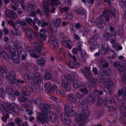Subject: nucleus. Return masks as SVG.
<instances>
[{"label":"nucleus","mask_w":126,"mask_h":126,"mask_svg":"<svg viewBox=\"0 0 126 126\" xmlns=\"http://www.w3.org/2000/svg\"><path fill=\"white\" fill-rule=\"evenodd\" d=\"M39 107L42 112H39L37 113V117L38 121H41L43 122H46L47 116L51 112L50 111L51 109L50 106L47 104L41 103H40Z\"/></svg>","instance_id":"nucleus-1"},{"label":"nucleus","mask_w":126,"mask_h":126,"mask_svg":"<svg viewBox=\"0 0 126 126\" xmlns=\"http://www.w3.org/2000/svg\"><path fill=\"white\" fill-rule=\"evenodd\" d=\"M109 55L108 56V59H113L116 57V53L114 52V50H112L111 49L108 51L107 53Z\"/></svg>","instance_id":"nucleus-27"},{"label":"nucleus","mask_w":126,"mask_h":126,"mask_svg":"<svg viewBox=\"0 0 126 126\" xmlns=\"http://www.w3.org/2000/svg\"><path fill=\"white\" fill-rule=\"evenodd\" d=\"M34 76L32 78L33 81L37 84L40 83L42 81L41 74L38 72H36L34 74Z\"/></svg>","instance_id":"nucleus-11"},{"label":"nucleus","mask_w":126,"mask_h":126,"mask_svg":"<svg viewBox=\"0 0 126 126\" xmlns=\"http://www.w3.org/2000/svg\"><path fill=\"white\" fill-rule=\"evenodd\" d=\"M6 92L9 93H10L13 91L12 88L11 87L8 86L6 87Z\"/></svg>","instance_id":"nucleus-64"},{"label":"nucleus","mask_w":126,"mask_h":126,"mask_svg":"<svg viewBox=\"0 0 126 126\" xmlns=\"http://www.w3.org/2000/svg\"><path fill=\"white\" fill-rule=\"evenodd\" d=\"M19 101L21 104L23 105L25 107H28L29 106V100L24 97H20L19 99Z\"/></svg>","instance_id":"nucleus-13"},{"label":"nucleus","mask_w":126,"mask_h":126,"mask_svg":"<svg viewBox=\"0 0 126 126\" xmlns=\"http://www.w3.org/2000/svg\"><path fill=\"white\" fill-rule=\"evenodd\" d=\"M80 91L83 94H88V89L85 88V87L84 88H80Z\"/></svg>","instance_id":"nucleus-57"},{"label":"nucleus","mask_w":126,"mask_h":126,"mask_svg":"<svg viewBox=\"0 0 126 126\" xmlns=\"http://www.w3.org/2000/svg\"><path fill=\"white\" fill-rule=\"evenodd\" d=\"M6 15L7 17H9L11 19H14L17 17L16 14L14 11L10 10L6 11Z\"/></svg>","instance_id":"nucleus-20"},{"label":"nucleus","mask_w":126,"mask_h":126,"mask_svg":"<svg viewBox=\"0 0 126 126\" xmlns=\"http://www.w3.org/2000/svg\"><path fill=\"white\" fill-rule=\"evenodd\" d=\"M39 40H37L34 42V45L35 47L38 50H41L43 49V42L41 39L39 38Z\"/></svg>","instance_id":"nucleus-21"},{"label":"nucleus","mask_w":126,"mask_h":126,"mask_svg":"<svg viewBox=\"0 0 126 126\" xmlns=\"http://www.w3.org/2000/svg\"><path fill=\"white\" fill-rule=\"evenodd\" d=\"M113 46L115 49L117 51L121 50L122 49V46L121 45H119V43H115L113 45Z\"/></svg>","instance_id":"nucleus-47"},{"label":"nucleus","mask_w":126,"mask_h":126,"mask_svg":"<svg viewBox=\"0 0 126 126\" xmlns=\"http://www.w3.org/2000/svg\"><path fill=\"white\" fill-rule=\"evenodd\" d=\"M50 97L51 99H53L55 101L59 103H61V100L59 98H58L54 96H50Z\"/></svg>","instance_id":"nucleus-60"},{"label":"nucleus","mask_w":126,"mask_h":126,"mask_svg":"<svg viewBox=\"0 0 126 126\" xmlns=\"http://www.w3.org/2000/svg\"><path fill=\"white\" fill-rule=\"evenodd\" d=\"M103 85L104 86L107 87L108 88H110L112 86V83L110 79L108 78V77L103 79Z\"/></svg>","instance_id":"nucleus-17"},{"label":"nucleus","mask_w":126,"mask_h":126,"mask_svg":"<svg viewBox=\"0 0 126 126\" xmlns=\"http://www.w3.org/2000/svg\"><path fill=\"white\" fill-rule=\"evenodd\" d=\"M61 86L63 89L67 91H69L71 89L70 85L69 83H63L62 84Z\"/></svg>","instance_id":"nucleus-23"},{"label":"nucleus","mask_w":126,"mask_h":126,"mask_svg":"<svg viewBox=\"0 0 126 126\" xmlns=\"http://www.w3.org/2000/svg\"><path fill=\"white\" fill-rule=\"evenodd\" d=\"M44 78L46 80H50L51 78V74L49 72L46 73L44 76Z\"/></svg>","instance_id":"nucleus-54"},{"label":"nucleus","mask_w":126,"mask_h":126,"mask_svg":"<svg viewBox=\"0 0 126 126\" xmlns=\"http://www.w3.org/2000/svg\"><path fill=\"white\" fill-rule=\"evenodd\" d=\"M41 51L40 50L35 49L34 50L32 53L31 54L32 57L36 58H39L41 55Z\"/></svg>","instance_id":"nucleus-24"},{"label":"nucleus","mask_w":126,"mask_h":126,"mask_svg":"<svg viewBox=\"0 0 126 126\" xmlns=\"http://www.w3.org/2000/svg\"><path fill=\"white\" fill-rule=\"evenodd\" d=\"M118 96H120L122 95L123 97L126 98V88H123L121 90H119L118 91Z\"/></svg>","instance_id":"nucleus-30"},{"label":"nucleus","mask_w":126,"mask_h":126,"mask_svg":"<svg viewBox=\"0 0 126 126\" xmlns=\"http://www.w3.org/2000/svg\"><path fill=\"white\" fill-rule=\"evenodd\" d=\"M80 43L79 42V52L80 55V61L83 63H86V58L87 54L85 51L84 50H82L80 47V46L82 45V44H80Z\"/></svg>","instance_id":"nucleus-7"},{"label":"nucleus","mask_w":126,"mask_h":126,"mask_svg":"<svg viewBox=\"0 0 126 126\" xmlns=\"http://www.w3.org/2000/svg\"><path fill=\"white\" fill-rule=\"evenodd\" d=\"M55 92L59 96L63 97H64L65 96V93L62 90H55Z\"/></svg>","instance_id":"nucleus-40"},{"label":"nucleus","mask_w":126,"mask_h":126,"mask_svg":"<svg viewBox=\"0 0 126 126\" xmlns=\"http://www.w3.org/2000/svg\"><path fill=\"white\" fill-rule=\"evenodd\" d=\"M82 73L87 79H90L93 76V74L91 72H86L85 71H82Z\"/></svg>","instance_id":"nucleus-44"},{"label":"nucleus","mask_w":126,"mask_h":126,"mask_svg":"<svg viewBox=\"0 0 126 126\" xmlns=\"http://www.w3.org/2000/svg\"><path fill=\"white\" fill-rule=\"evenodd\" d=\"M46 32V30L45 29H41L40 31V37L38 36V38L41 39V40L43 39V40L46 41V38L45 36V33Z\"/></svg>","instance_id":"nucleus-28"},{"label":"nucleus","mask_w":126,"mask_h":126,"mask_svg":"<svg viewBox=\"0 0 126 126\" xmlns=\"http://www.w3.org/2000/svg\"><path fill=\"white\" fill-rule=\"evenodd\" d=\"M106 31H108L109 34L112 36L114 35L116 33V30L111 25H108L106 27Z\"/></svg>","instance_id":"nucleus-16"},{"label":"nucleus","mask_w":126,"mask_h":126,"mask_svg":"<svg viewBox=\"0 0 126 126\" xmlns=\"http://www.w3.org/2000/svg\"><path fill=\"white\" fill-rule=\"evenodd\" d=\"M36 62L40 66H43L45 64V61L43 59L37 60Z\"/></svg>","instance_id":"nucleus-49"},{"label":"nucleus","mask_w":126,"mask_h":126,"mask_svg":"<svg viewBox=\"0 0 126 126\" xmlns=\"http://www.w3.org/2000/svg\"><path fill=\"white\" fill-rule=\"evenodd\" d=\"M66 115L65 116L68 117L72 116L74 114V111L73 109L71 110L65 109L64 110Z\"/></svg>","instance_id":"nucleus-32"},{"label":"nucleus","mask_w":126,"mask_h":126,"mask_svg":"<svg viewBox=\"0 0 126 126\" xmlns=\"http://www.w3.org/2000/svg\"><path fill=\"white\" fill-rule=\"evenodd\" d=\"M0 57H1L3 58H6L8 57V56L7 54L6 53L5 51L3 50L2 52L1 53Z\"/></svg>","instance_id":"nucleus-58"},{"label":"nucleus","mask_w":126,"mask_h":126,"mask_svg":"<svg viewBox=\"0 0 126 126\" xmlns=\"http://www.w3.org/2000/svg\"><path fill=\"white\" fill-rule=\"evenodd\" d=\"M12 33L15 35L19 36L21 35V32L18 30L16 28L14 29L11 31Z\"/></svg>","instance_id":"nucleus-38"},{"label":"nucleus","mask_w":126,"mask_h":126,"mask_svg":"<svg viewBox=\"0 0 126 126\" xmlns=\"http://www.w3.org/2000/svg\"><path fill=\"white\" fill-rule=\"evenodd\" d=\"M67 98L68 99L69 101L70 102L76 103L77 102V99L75 97L74 95L72 94L68 95L67 96Z\"/></svg>","instance_id":"nucleus-25"},{"label":"nucleus","mask_w":126,"mask_h":126,"mask_svg":"<svg viewBox=\"0 0 126 126\" xmlns=\"http://www.w3.org/2000/svg\"><path fill=\"white\" fill-rule=\"evenodd\" d=\"M101 63L102 64V68L103 69H104V68H108V67L109 66L108 63L107 62H105L104 60L101 61Z\"/></svg>","instance_id":"nucleus-50"},{"label":"nucleus","mask_w":126,"mask_h":126,"mask_svg":"<svg viewBox=\"0 0 126 126\" xmlns=\"http://www.w3.org/2000/svg\"><path fill=\"white\" fill-rule=\"evenodd\" d=\"M23 50L24 49L22 48V47L20 46H18L16 50L18 55H19L22 54Z\"/></svg>","instance_id":"nucleus-52"},{"label":"nucleus","mask_w":126,"mask_h":126,"mask_svg":"<svg viewBox=\"0 0 126 126\" xmlns=\"http://www.w3.org/2000/svg\"><path fill=\"white\" fill-rule=\"evenodd\" d=\"M8 80L10 84L11 85H14L15 84H16V77H8Z\"/></svg>","instance_id":"nucleus-43"},{"label":"nucleus","mask_w":126,"mask_h":126,"mask_svg":"<svg viewBox=\"0 0 126 126\" xmlns=\"http://www.w3.org/2000/svg\"><path fill=\"white\" fill-rule=\"evenodd\" d=\"M57 115L55 114L54 113L52 112H51L48 114V115L47 116V121L46 122H43L41 121H40V122L42 124L44 123H46L48 122V121L52 123L55 122L57 119Z\"/></svg>","instance_id":"nucleus-4"},{"label":"nucleus","mask_w":126,"mask_h":126,"mask_svg":"<svg viewBox=\"0 0 126 126\" xmlns=\"http://www.w3.org/2000/svg\"><path fill=\"white\" fill-rule=\"evenodd\" d=\"M118 106L117 103L114 101V102L111 103V105L110 106L109 110H114L117 109Z\"/></svg>","instance_id":"nucleus-33"},{"label":"nucleus","mask_w":126,"mask_h":126,"mask_svg":"<svg viewBox=\"0 0 126 126\" xmlns=\"http://www.w3.org/2000/svg\"><path fill=\"white\" fill-rule=\"evenodd\" d=\"M117 70L119 72H121L126 70L125 67L123 66H122V65L117 67Z\"/></svg>","instance_id":"nucleus-63"},{"label":"nucleus","mask_w":126,"mask_h":126,"mask_svg":"<svg viewBox=\"0 0 126 126\" xmlns=\"http://www.w3.org/2000/svg\"><path fill=\"white\" fill-rule=\"evenodd\" d=\"M6 95L4 90L1 88H0V96L2 98H4Z\"/></svg>","instance_id":"nucleus-53"},{"label":"nucleus","mask_w":126,"mask_h":126,"mask_svg":"<svg viewBox=\"0 0 126 126\" xmlns=\"http://www.w3.org/2000/svg\"><path fill=\"white\" fill-rule=\"evenodd\" d=\"M48 42L51 43L54 47H55L58 46V41L57 39L55 38H50Z\"/></svg>","instance_id":"nucleus-29"},{"label":"nucleus","mask_w":126,"mask_h":126,"mask_svg":"<svg viewBox=\"0 0 126 126\" xmlns=\"http://www.w3.org/2000/svg\"><path fill=\"white\" fill-rule=\"evenodd\" d=\"M60 3L59 0H43L42 6L43 12L47 17L49 16L50 13L49 10V4L52 5H55L58 6Z\"/></svg>","instance_id":"nucleus-3"},{"label":"nucleus","mask_w":126,"mask_h":126,"mask_svg":"<svg viewBox=\"0 0 126 126\" xmlns=\"http://www.w3.org/2000/svg\"><path fill=\"white\" fill-rule=\"evenodd\" d=\"M37 23L39 25L42 27H44L48 25L47 23L45 21L44 19L38 20Z\"/></svg>","instance_id":"nucleus-37"},{"label":"nucleus","mask_w":126,"mask_h":126,"mask_svg":"<svg viewBox=\"0 0 126 126\" xmlns=\"http://www.w3.org/2000/svg\"><path fill=\"white\" fill-rule=\"evenodd\" d=\"M15 121L18 126H28L27 122L23 123L22 120L20 118H17L15 119Z\"/></svg>","instance_id":"nucleus-18"},{"label":"nucleus","mask_w":126,"mask_h":126,"mask_svg":"<svg viewBox=\"0 0 126 126\" xmlns=\"http://www.w3.org/2000/svg\"><path fill=\"white\" fill-rule=\"evenodd\" d=\"M6 68L3 66H1L0 67V74H2L3 73L7 71Z\"/></svg>","instance_id":"nucleus-62"},{"label":"nucleus","mask_w":126,"mask_h":126,"mask_svg":"<svg viewBox=\"0 0 126 126\" xmlns=\"http://www.w3.org/2000/svg\"><path fill=\"white\" fill-rule=\"evenodd\" d=\"M69 117L65 116L64 114H63L61 116V118L63 122L66 124H70L71 122V120L69 118Z\"/></svg>","instance_id":"nucleus-22"},{"label":"nucleus","mask_w":126,"mask_h":126,"mask_svg":"<svg viewBox=\"0 0 126 126\" xmlns=\"http://www.w3.org/2000/svg\"><path fill=\"white\" fill-rule=\"evenodd\" d=\"M8 77H16V76L15 75V72L14 71H11L9 72Z\"/></svg>","instance_id":"nucleus-59"},{"label":"nucleus","mask_w":126,"mask_h":126,"mask_svg":"<svg viewBox=\"0 0 126 126\" xmlns=\"http://www.w3.org/2000/svg\"><path fill=\"white\" fill-rule=\"evenodd\" d=\"M112 7H110L108 9H104L102 15L101 16H102V17L103 16L105 17V19L107 22H109L110 21L109 18V16H111V14H112V12L111 8Z\"/></svg>","instance_id":"nucleus-5"},{"label":"nucleus","mask_w":126,"mask_h":126,"mask_svg":"<svg viewBox=\"0 0 126 126\" xmlns=\"http://www.w3.org/2000/svg\"><path fill=\"white\" fill-rule=\"evenodd\" d=\"M37 7L36 5L33 3L28 4L26 5V9L30 13H32L35 12L36 7Z\"/></svg>","instance_id":"nucleus-12"},{"label":"nucleus","mask_w":126,"mask_h":126,"mask_svg":"<svg viewBox=\"0 0 126 126\" xmlns=\"http://www.w3.org/2000/svg\"><path fill=\"white\" fill-rule=\"evenodd\" d=\"M60 20V18H57L55 21H53L52 22L54 26L57 29L58 27H59V24L61 22Z\"/></svg>","instance_id":"nucleus-39"},{"label":"nucleus","mask_w":126,"mask_h":126,"mask_svg":"<svg viewBox=\"0 0 126 126\" xmlns=\"http://www.w3.org/2000/svg\"><path fill=\"white\" fill-rule=\"evenodd\" d=\"M111 8L112 11H113V13L112 14H111V16H113L116 19L118 18L119 16L118 13L117 11H115L114 7H111Z\"/></svg>","instance_id":"nucleus-42"},{"label":"nucleus","mask_w":126,"mask_h":126,"mask_svg":"<svg viewBox=\"0 0 126 126\" xmlns=\"http://www.w3.org/2000/svg\"><path fill=\"white\" fill-rule=\"evenodd\" d=\"M90 81L94 86H95L97 85V83L95 79L94 78H92Z\"/></svg>","instance_id":"nucleus-61"},{"label":"nucleus","mask_w":126,"mask_h":126,"mask_svg":"<svg viewBox=\"0 0 126 126\" xmlns=\"http://www.w3.org/2000/svg\"><path fill=\"white\" fill-rule=\"evenodd\" d=\"M114 102V100L112 98H111L108 100L107 99L105 101V105L109 110V108L111 104V103Z\"/></svg>","instance_id":"nucleus-31"},{"label":"nucleus","mask_w":126,"mask_h":126,"mask_svg":"<svg viewBox=\"0 0 126 126\" xmlns=\"http://www.w3.org/2000/svg\"><path fill=\"white\" fill-rule=\"evenodd\" d=\"M110 49L109 47L108 44L105 42L102 45L100 51L102 54L105 55Z\"/></svg>","instance_id":"nucleus-10"},{"label":"nucleus","mask_w":126,"mask_h":126,"mask_svg":"<svg viewBox=\"0 0 126 126\" xmlns=\"http://www.w3.org/2000/svg\"><path fill=\"white\" fill-rule=\"evenodd\" d=\"M75 116L74 122L75 124L74 126H79V114L78 112H76Z\"/></svg>","instance_id":"nucleus-41"},{"label":"nucleus","mask_w":126,"mask_h":126,"mask_svg":"<svg viewBox=\"0 0 126 126\" xmlns=\"http://www.w3.org/2000/svg\"><path fill=\"white\" fill-rule=\"evenodd\" d=\"M75 75L73 74H67L65 77V78L71 82L73 81L74 80Z\"/></svg>","instance_id":"nucleus-35"},{"label":"nucleus","mask_w":126,"mask_h":126,"mask_svg":"<svg viewBox=\"0 0 126 126\" xmlns=\"http://www.w3.org/2000/svg\"><path fill=\"white\" fill-rule=\"evenodd\" d=\"M11 109L10 110L12 112V113L16 116L19 115V110L18 106L16 105H11Z\"/></svg>","instance_id":"nucleus-15"},{"label":"nucleus","mask_w":126,"mask_h":126,"mask_svg":"<svg viewBox=\"0 0 126 126\" xmlns=\"http://www.w3.org/2000/svg\"><path fill=\"white\" fill-rule=\"evenodd\" d=\"M81 33L83 35L86 36L87 35L89 32V30L87 29H84L83 31H81Z\"/></svg>","instance_id":"nucleus-55"},{"label":"nucleus","mask_w":126,"mask_h":126,"mask_svg":"<svg viewBox=\"0 0 126 126\" xmlns=\"http://www.w3.org/2000/svg\"><path fill=\"white\" fill-rule=\"evenodd\" d=\"M10 46L12 48L14 51H16L17 48V47L18 45H17L16 43L14 42H10Z\"/></svg>","instance_id":"nucleus-48"},{"label":"nucleus","mask_w":126,"mask_h":126,"mask_svg":"<svg viewBox=\"0 0 126 126\" xmlns=\"http://www.w3.org/2000/svg\"><path fill=\"white\" fill-rule=\"evenodd\" d=\"M45 89L47 91V93H50L52 92V89H51V85L48 82H47L45 84Z\"/></svg>","instance_id":"nucleus-36"},{"label":"nucleus","mask_w":126,"mask_h":126,"mask_svg":"<svg viewBox=\"0 0 126 126\" xmlns=\"http://www.w3.org/2000/svg\"><path fill=\"white\" fill-rule=\"evenodd\" d=\"M41 99L40 97H38L36 98V99H33L32 100V102L38 105L39 103H41Z\"/></svg>","instance_id":"nucleus-56"},{"label":"nucleus","mask_w":126,"mask_h":126,"mask_svg":"<svg viewBox=\"0 0 126 126\" xmlns=\"http://www.w3.org/2000/svg\"><path fill=\"white\" fill-rule=\"evenodd\" d=\"M79 14L81 15L82 19H84L86 18V15L85 13V11L84 9H80L79 11Z\"/></svg>","instance_id":"nucleus-45"},{"label":"nucleus","mask_w":126,"mask_h":126,"mask_svg":"<svg viewBox=\"0 0 126 126\" xmlns=\"http://www.w3.org/2000/svg\"><path fill=\"white\" fill-rule=\"evenodd\" d=\"M0 110L3 114L5 115L2 117V120L4 122H6L7 119L9 118V116L8 114L6 113L7 112V110L5 109V106L2 104H0Z\"/></svg>","instance_id":"nucleus-6"},{"label":"nucleus","mask_w":126,"mask_h":126,"mask_svg":"<svg viewBox=\"0 0 126 126\" xmlns=\"http://www.w3.org/2000/svg\"><path fill=\"white\" fill-rule=\"evenodd\" d=\"M102 18V16H100V18L97 19L96 21L97 27L100 28H102L105 26V22L103 20Z\"/></svg>","instance_id":"nucleus-19"},{"label":"nucleus","mask_w":126,"mask_h":126,"mask_svg":"<svg viewBox=\"0 0 126 126\" xmlns=\"http://www.w3.org/2000/svg\"><path fill=\"white\" fill-rule=\"evenodd\" d=\"M73 107L72 106V104L71 102H68L65 105L64 107V110L65 109L71 110L72 109Z\"/></svg>","instance_id":"nucleus-46"},{"label":"nucleus","mask_w":126,"mask_h":126,"mask_svg":"<svg viewBox=\"0 0 126 126\" xmlns=\"http://www.w3.org/2000/svg\"><path fill=\"white\" fill-rule=\"evenodd\" d=\"M103 39L105 40H108L112 36L108 33V31H105L102 35Z\"/></svg>","instance_id":"nucleus-34"},{"label":"nucleus","mask_w":126,"mask_h":126,"mask_svg":"<svg viewBox=\"0 0 126 126\" xmlns=\"http://www.w3.org/2000/svg\"><path fill=\"white\" fill-rule=\"evenodd\" d=\"M110 71H107L105 70L101 72L100 73L99 76L102 79H104L107 77L108 75H110Z\"/></svg>","instance_id":"nucleus-26"},{"label":"nucleus","mask_w":126,"mask_h":126,"mask_svg":"<svg viewBox=\"0 0 126 126\" xmlns=\"http://www.w3.org/2000/svg\"><path fill=\"white\" fill-rule=\"evenodd\" d=\"M80 105L82 110L80 113V116H79V126H83V125L86 122V115L89 114L87 110L88 105L85 101H83L81 102Z\"/></svg>","instance_id":"nucleus-2"},{"label":"nucleus","mask_w":126,"mask_h":126,"mask_svg":"<svg viewBox=\"0 0 126 126\" xmlns=\"http://www.w3.org/2000/svg\"><path fill=\"white\" fill-rule=\"evenodd\" d=\"M119 108L121 115L126 119V105L125 103L122 104L119 106Z\"/></svg>","instance_id":"nucleus-14"},{"label":"nucleus","mask_w":126,"mask_h":126,"mask_svg":"<svg viewBox=\"0 0 126 126\" xmlns=\"http://www.w3.org/2000/svg\"><path fill=\"white\" fill-rule=\"evenodd\" d=\"M25 31L28 37L30 39H33L35 35H37L33 31V30L29 28H26Z\"/></svg>","instance_id":"nucleus-9"},{"label":"nucleus","mask_w":126,"mask_h":126,"mask_svg":"<svg viewBox=\"0 0 126 126\" xmlns=\"http://www.w3.org/2000/svg\"><path fill=\"white\" fill-rule=\"evenodd\" d=\"M96 101L95 97L90 94L89 95V97L88 99V102L90 103H92Z\"/></svg>","instance_id":"nucleus-51"},{"label":"nucleus","mask_w":126,"mask_h":126,"mask_svg":"<svg viewBox=\"0 0 126 126\" xmlns=\"http://www.w3.org/2000/svg\"><path fill=\"white\" fill-rule=\"evenodd\" d=\"M33 90H34V89L31 86H25L23 88L22 94L25 96H28L30 94L31 91Z\"/></svg>","instance_id":"nucleus-8"}]
</instances>
